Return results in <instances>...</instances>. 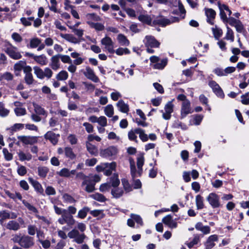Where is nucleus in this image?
I'll return each instance as SVG.
<instances>
[{
    "instance_id": "nucleus-1",
    "label": "nucleus",
    "mask_w": 249,
    "mask_h": 249,
    "mask_svg": "<svg viewBox=\"0 0 249 249\" xmlns=\"http://www.w3.org/2000/svg\"><path fill=\"white\" fill-rule=\"evenodd\" d=\"M100 180L101 177L98 175H89L83 181L82 186L86 192L91 193L95 190V183Z\"/></svg>"
},
{
    "instance_id": "nucleus-2",
    "label": "nucleus",
    "mask_w": 249,
    "mask_h": 249,
    "mask_svg": "<svg viewBox=\"0 0 249 249\" xmlns=\"http://www.w3.org/2000/svg\"><path fill=\"white\" fill-rule=\"evenodd\" d=\"M117 167V164L113 161L110 163L104 162L101 163L96 167L97 172H103L105 175L110 176L113 171H115Z\"/></svg>"
},
{
    "instance_id": "nucleus-3",
    "label": "nucleus",
    "mask_w": 249,
    "mask_h": 249,
    "mask_svg": "<svg viewBox=\"0 0 249 249\" xmlns=\"http://www.w3.org/2000/svg\"><path fill=\"white\" fill-rule=\"evenodd\" d=\"M150 61V66L154 69L162 70L166 66L168 62L167 58L160 59V57L153 55L149 58Z\"/></svg>"
},
{
    "instance_id": "nucleus-4",
    "label": "nucleus",
    "mask_w": 249,
    "mask_h": 249,
    "mask_svg": "<svg viewBox=\"0 0 249 249\" xmlns=\"http://www.w3.org/2000/svg\"><path fill=\"white\" fill-rule=\"evenodd\" d=\"M4 50L11 58L14 59H19L22 57L20 53L18 51L17 48L9 42L5 43Z\"/></svg>"
},
{
    "instance_id": "nucleus-5",
    "label": "nucleus",
    "mask_w": 249,
    "mask_h": 249,
    "mask_svg": "<svg viewBox=\"0 0 249 249\" xmlns=\"http://www.w3.org/2000/svg\"><path fill=\"white\" fill-rule=\"evenodd\" d=\"M117 148L115 146H110L100 150V155L103 158H109L115 156L118 153Z\"/></svg>"
},
{
    "instance_id": "nucleus-6",
    "label": "nucleus",
    "mask_w": 249,
    "mask_h": 249,
    "mask_svg": "<svg viewBox=\"0 0 249 249\" xmlns=\"http://www.w3.org/2000/svg\"><path fill=\"white\" fill-rule=\"evenodd\" d=\"M68 236L70 238L74 239V241L79 244L83 243L86 238L84 233L80 234L76 229H73L70 231L68 234Z\"/></svg>"
},
{
    "instance_id": "nucleus-7",
    "label": "nucleus",
    "mask_w": 249,
    "mask_h": 249,
    "mask_svg": "<svg viewBox=\"0 0 249 249\" xmlns=\"http://www.w3.org/2000/svg\"><path fill=\"white\" fill-rule=\"evenodd\" d=\"M24 224V221L21 217H19L18 219V221L11 220L9 221L5 225L6 229L17 231L20 228V225Z\"/></svg>"
},
{
    "instance_id": "nucleus-8",
    "label": "nucleus",
    "mask_w": 249,
    "mask_h": 249,
    "mask_svg": "<svg viewBox=\"0 0 249 249\" xmlns=\"http://www.w3.org/2000/svg\"><path fill=\"white\" fill-rule=\"evenodd\" d=\"M174 101V99H173L168 102L165 105L164 112L161 111L162 112V118L166 120L170 119L171 117V114L174 111V105L173 103Z\"/></svg>"
},
{
    "instance_id": "nucleus-9",
    "label": "nucleus",
    "mask_w": 249,
    "mask_h": 249,
    "mask_svg": "<svg viewBox=\"0 0 249 249\" xmlns=\"http://www.w3.org/2000/svg\"><path fill=\"white\" fill-rule=\"evenodd\" d=\"M38 137L33 136H18V139L25 145H33L38 142Z\"/></svg>"
},
{
    "instance_id": "nucleus-10",
    "label": "nucleus",
    "mask_w": 249,
    "mask_h": 249,
    "mask_svg": "<svg viewBox=\"0 0 249 249\" xmlns=\"http://www.w3.org/2000/svg\"><path fill=\"white\" fill-rule=\"evenodd\" d=\"M101 43L102 45L105 46V49L110 53H113L115 52L114 50V43L112 39L107 36H106L103 38L101 40Z\"/></svg>"
},
{
    "instance_id": "nucleus-11",
    "label": "nucleus",
    "mask_w": 249,
    "mask_h": 249,
    "mask_svg": "<svg viewBox=\"0 0 249 249\" xmlns=\"http://www.w3.org/2000/svg\"><path fill=\"white\" fill-rule=\"evenodd\" d=\"M193 112L191 107V103L189 101H185L181 104L180 110V118L183 119L187 115L192 113Z\"/></svg>"
},
{
    "instance_id": "nucleus-12",
    "label": "nucleus",
    "mask_w": 249,
    "mask_h": 249,
    "mask_svg": "<svg viewBox=\"0 0 249 249\" xmlns=\"http://www.w3.org/2000/svg\"><path fill=\"white\" fill-rule=\"evenodd\" d=\"M84 75L89 79L92 81L97 83L99 82V78L95 75L93 70L89 66L86 67L85 70H81Z\"/></svg>"
},
{
    "instance_id": "nucleus-13",
    "label": "nucleus",
    "mask_w": 249,
    "mask_h": 249,
    "mask_svg": "<svg viewBox=\"0 0 249 249\" xmlns=\"http://www.w3.org/2000/svg\"><path fill=\"white\" fill-rule=\"evenodd\" d=\"M207 200L213 208L220 206L219 198L215 193H210L207 197Z\"/></svg>"
},
{
    "instance_id": "nucleus-14",
    "label": "nucleus",
    "mask_w": 249,
    "mask_h": 249,
    "mask_svg": "<svg viewBox=\"0 0 249 249\" xmlns=\"http://www.w3.org/2000/svg\"><path fill=\"white\" fill-rule=\"evenodd\" d=\"M143 42L146 47H150V48H158L160 45V42L151 36H146L143 40Z\"/></svg>"
},
{
    "instance_id": "nucleus-15",
    "label": "nucleus",
    "mask_w": 249,
    "mask_h": 249,
    "mask_svg": "<svg viewBox=\"0 0 249 249\" xmlns=\"http://www.w3.org/2000/svg\"><path fill=\"white\" fill-rule=\"evenodd\" d=\"M34 238L29 235H23L20 246L25 249H28L34 245Z\"/></svg>"
},
{
    "instance_id": "nucleus-16",
    "label": "nucleus",
    "mask_w": 249,
    "mask_h": 249,
    "mask_svg": "<svg viewBox=\"0 0 249 249\" xmlns=\"http://www.w3.org/2000/svg\"><path fill=\"white\" fill-rule=\"evenodd\" d=\"M209 85L217 96L220 98L224 97V94L222 89L215 81L213 80L210 81L209 82Z\"/></svg>"
},
{
    "instance_id": "nucleus-17",
    "label": "nucleus",
    "mask_w": 249,
    "mask_h": 249,
    "mask_svg": "<svg viewBox=\"0 0 249 249\" xmlns=\"http://www.w3.org/2000/svg\"><path fill=\"white\" fill-rule=\"evenodd\" d=\"M59 136V134H56L51 131H48L44 135L45 139L49 140L53 145H55L57 143Z\"/></svg>"
},
{
    "instance_id": "nucleus-18",
    "label": "nucleus",
    "mask_w": 249,
    "mask_h": 249,
    "mask_svg": "<svg viewBox=\"0 0 249 249\" xmlns=\"http://www.w3.org/2000/svg\"><path fill=\"white\" fill-rule=\"evenodd\" d=\"M218 239V236L216 234L210 236L204 244L206 249H212L215 245L214 242L217 241Z\"/></svg>"
},
{
    "instance_id": "nucleus-19",
    "label": "nucleus",
    "mask_w": 249,
    "mask_h": 249,
    "mask_svg": "<svg viewBox=\"0 0 249 249\" xmlns=\"http://www.w3.org/2000/svg\"><path fill=\"white\" fill-rule=\"evenodd\" d=\"M162 222L171 229L176 228L177 226V223L173 219L170 214L164 217L162 220Z\"/></svg>"
},
{
    "instance_id": "nucleus-20",
    "label": "nucleus",
    "mask_w": 249,
    "mask_h": 249,
    "mask_svg": "<svg viewBox=\"0 0 249 249\" xmlns=\"http://www.w3.org/2000/svg\"><path fill=\"white\" fill-rule=\"evenodd\" d=\"M75 173V170H72L70 171L68 168H63L59 172H57L56 174L61 177L71 178V176L74 175Z\"/></svg>"
},
{
    "instance_id": "nucleus-21",
    "label": "nucleus",
    "mask_w": 249,
    "mask_h": 249,
    "mask_svg": "<svg viewBox=\"0 0 249 249\" xmlns=\"http://www.w3.org/2000/svg\"><path fill=\"white\" fill-rule=\"evenodd\" d=\"M29 181L33 186L35 190L39 194L43 195L44 190L41 185L37 180L34 179L33 178H29Z\"/></svg>"
},
{
    "instance_id": "nucleus-22",
    "label": "nucleus",
    "mask_w": 249,
    "mask_h": 249,
    "mask_svg": "<svg viewBox=\"0 0 249 249\" xmlns=\"http://www.w3.org/2000/svg\"><path fill=\"white\" fill-rule=\"evenodd\" d=\"M205 15L207 18V22L210 24H213V19L215 18L216 13L211 8H205Z\"/></svg>"
},
{
    "instance_id": "nucleus-23",
    "label": "nucleus",
    "mask_w": 249,
    "mask_h": 249,
    "mask_svg": "<svg viewBox=\"0 0 249 249\" xmlns=\"http://www.w3.org/2000/svg\"><path fill=\"white\" fill-rule=\"evenodd\" d=\"M60 36L67 41L74 44H78L80 42V39L75 37L73 35L69 34H60Z\"/></svg>"
},
{
    "instance_id": "nucleus-24",
    "label": "nucleus",
    "mask_w": 249,
    "mask_h": 249,
    "mask_svg": "<svg viewBox=\"0 0 249 249\" xmlns=\"http://www.w3.org/2000/svg\"><path fill=\"white\" fill-rule=\"evenodd\" d=\"M50 66L53 70H57L60 68L59 55H55L52 57Z\"/></svg>"
},
{
    "instance_id": "nucleus-25",
    "label": "nucleus",
    "mask_w": 249,
    "mask_h": 249,
    "mask_svg": "<svg viewBox=\"0 0 249 249\" xmlns=\"http://www.w3.org/2000/svg\"><path fill=\"white\" fill-rule=\"evenodd\" d=\"M18 155L19 158V160L21 161L25 160L29 161L32 158V155L29 152H24L21 150H19L18 152Z\"/></svg>"
},
{
    "instance_id": "nucleus-26",
    "label": "nucleus",
    "mask_w": 249,
    "mask_h": 249,
    "mask_svg": "<svg viewBox=\"0 0 249 249\" xmlns=\"http://www.w3.org/2000/svg\"><path fill=\"white\" fill-rule=\"evenodd\" d=\"M24 127V124L21 123H17L15 124L12 126L7 128L6 130L11 134H13L14 133L23 129Z\"/></svg>"
},
{
    "instance_id": "nucleus-27",
    "label": "nucleus",
    "mask_w": 249,
    "mask_h": 249,
    "mask_svg": "<svg viewBox=\"0 0 249 249\" xmlns=\"http://www.w3.org/2000/svg\"><path fill=\"white\" fill-rule=\"evenodd\" d=\"M87 23L89 25V23L95 22L101 20V18L94 13L87 14L86 15Z\"/></svg>"
},
{
    "instance_id": "nucleus-28",
    "label": "nucleus",
    "mask_w": 249,
    "mask_h": 249,
    "mask_svg": "<svg viewBox=\"0 0 249 249\" xmlns=\"http://www.w3.org/2000/svg\"><path fill=\"white\" fill-rule=\"evenodd\" d=\"M116 106L119 110L123 113H126L129 110V106L127 104H125L122 100H119L117 102Z\"/></svg>"
},
{
    "instance_id": "nucleus-29",
    "label": "nucleus",
    "mask_w": 249,
    "mask_h": 249,
    "mask_svg": "<svg viewBox=\"0 0 249 249\" xmlns=\"http://www.w3.org/2000/svg\"><path fill=\"white\" fill-rule=\"evenodd\" d=\"M195 228L197 231H201L204 234H209L211 231L210 227L204 226L201 222H197L195 225Z\"/></svg>"
},
{
    "instance_id": "nucleus-30",
    "label": "nucleus",
    "mask_w": 249,
    "mask_h": 249,
    "mask_svg": "<svg viewBox=\"0 0 249 249\" xmlns=\"http://www.w3.org/2000/svg\"><path fill=\"white\" fill-rule=\"evenodd\" d=\"M129 162L130 163V171L132 177L134 178L136 177L140 176L138 175V170H136L134 160L132 158H130L129 159Z\"/></svg>"
},
{
    "instance_id": "nucleus-31",
    "label": "nucleus",
    "mask_w": 249,
    "mask_h": 249,
    "mask_svg": "<svg viewBox=\"0 0 249 249\" xmlns=\"http://www.w3.org/2000/svg\"><path fill=\"white\" fill-rule=\"evenodd\" d=\"M144 162V158L143 154L139 156L137 159V166L138 169V175L141 176L142 173V166Z\"/></svg>"
},
{
    "instance_id": "nucleus-32",
    "label": "nucleus",
    "mask_w": 249,
    "mask_h": 249,
    "mask_svg": "<svg viewBox=\"0 0 249 249\" xmlns=\"http://www.w3.org/2000/svg\"><path fill=\"white\" fill-rule=\"evenodd\" d=\"M64 154L66 158L73 160L76 158V155L74 153L73 149L70 146L64 148Z\"/></svg>"
},
{
    "instance_id": "nucleus-33",
    "label": "nucleus",
    "mask_w": 249,
    "mask_h": 249,
    "mask_svg": "<svg viewBox=\"0 0 249 249\" xmlns=\"http://www.w3.org/2000/svg\"><path fill=\"white\" fill-rule=\"evenodd\" d=\"M34 60L41 66L46 65L48 63L47 58L44 54L36 55L34 56Z\"/></svg>"
},
{
    "instance_id": "nucleus-34",
    "label": "nucleus",
    "mask_w": 249,
    "mask_h": 249,
    "mask_svg": "<svg viewBox=\"0 0 249 249\" xmlns=\"http://www.w3.org/2000/svg\"><path fill=\"white\" fill-rule=\"evenodd\" d=\"M108 182L112 187L115 188L120 184V180L118 178V175L117 174H114L113 176L109 178Z\"/></svg>"
},
{
    "instance_id": "nucleus-35",
    "label": "nucleus",
    "mask_w": 249,
    "mask_h": 249,
    "mask_svg": "<svg viewBox=\"0 0 249 249\" xmlns=\"http://www.w3.org/2000/svg\"><path fill=\"white\" fill-rule=\"evenodd\" d=\"M136 132L139 135V138L142 142H145L148 140V136L145 133L144 130L141 128H136Z\"/></svg>"
},
{
    "instance_id": "nucleus-36",
    "label": "nucleus",
    "mask_w": 249,
    "mask_h": 249,
    "mask_svg": "<svg viewBox=\"0 0 249 249\" xmlns=\"http://www.w3.org/2000/svg\"><path fill=\"white\" fill-rule=\"evenodd\" d=\"M117 40L119 43L122 46H127L129 45V41L126 37L123 34H120L118 35Z\"/></svg>"
},
{
    "instance_id": "nucleus-37",
    "label": "nucleus",
    "mask_w": 249,
    "mask_h": 249,
    "mask_svg": "<svg viewBox=\"0 0 249 249\" xmlns=\"http://www.w3.org/2000/svg\"><path fill=\"white\" fill-rule=\"evenodd\" d=\"M86 146L88 152L91 155H95L98 153L97 148L89 142H86Z\"/></svg>"
},
{
    "instance_id": "nucleus-38",
    "label": "nucleus",
    "mask_w": 249,
    "mask_h": 249,
    "mask_svg": "<svg viewBox=\"0 0 249 249\" xmlns=\"http://www.w3.org/2000/svg\"><path fill=\"white\" fill-rule=\"evenodd\" d=\"M196 203L197 209H202L204 207L203 197L199 195H197L196 196Z\"/></svg>"
},
{
    "instance_id": "nucleus-39",
    "label": "nucleus",
    "mask_w": 249,
    "mask_h": 249,
    "mask_svg": "<svg viewBox=\"0 0 249 249\" xmlns=\"http://www.w3.org/2000/svg\"><path fill=\"white\" fill-rule=\"evenodd\" d=\"M138 19L142 23L148 25H150L152 22L151 18L150 17V16L147 15H141L139 16Z\"/></svg>"
},
{
    "instance_id": "nucleus-40",
    "label": "nucleus",
    "mask_w": 249,
    "mask_h": 249,
    "mask_svg": "<svg viewBox=\"0 0 249 249\" xmlns=\"http://www.w3.org/2000/svg\"><path fill=\"white\" fill-rule=\"evenodd\" d=\"M89 26L90 28L94 29L97 31H103L105 28V26L103 24L97 22L89 23Z\"/></svg>"
},
{
    "instance_id": "nucleus-41",
    "label": "nucleus",
    "mask_w": 249,
    "mask_h": 249,
    "mask_svg": "<svg viewBox=\"0 0 249 249\" xmlns=\"http://www.w3.org/2000/svg\"><path fill=\"white\" fill-rule=\"evenodd\" d=\"M104 112L106 116L111 117L114 114V107L112 105H107L104 108Z\"/></svg>"
},
{
    "instance_id": "nucleus-42",
    "label": "nucleus",
    "mask_w": 249,
    "mask_h": 249,
    "mask_svg": "<svg viewBox=\"0 0 249 249\" xmlns=\"http://www.w3.org/2000/svg\"><path fill=\"white\" fill-rule=\"evenodd\" d=\"M34 73L36 77L41 79H44V71L38 66L33 67Z\"/></svg>"
},
{
    "instance_id": "nucleus-43",
    "label": "nucleus",
    "mask_w": 249,
    "mask_h": 249,
    "mask_svg": "<svg viewBox=\"0 0 249 249\" xmlns=\"http://www.w3.org/2000/svg\"><path fill=\"white\" fill-rule=\"evenodd\" d=\"M227 31L226 34L225 38L230 40L231 42H233L234 39V34L233 31L227 25Z\"/></svg>"
},
{
    "instance_id": "nucleus-44",
    "label": "nucleus",
    "mask_w": 249,
    "mask_h": 249,
    "mask_svg": "<svg viewBox=\"0 0 249 249\" xmlns=\"http://www.w3.org/2000/svg\"><path fill=\"white\" fill-rule=\"evenodd\" d=\"M33 106L34 107L35 111L37 114L41 115H47L46 111L41 107L36 104H34Z\"/></svg>"
},
{
    "instance_id": "nucleus-45",
    "label": "nucleus",
    "mask_w": 249,
    "mask_h": 249,
    "mask_svg": "<svg viewBox=\"0 0 249 249\" xmlns=\"http://www.w3.org/2000/svg\"><path fill=\"white\" fill-rule=\"evenodd\" d=\"M37 170L38 175L42 178H45L49 172V169L45 166L38 167Z\"/></svg>"
},
{
    "instance_id": "nucleus-46",
    "label": "nucleus",
    "mask_w": 249,
    "mask_h": 249,
    "mask_svg": "<svg viewBox=\"0 0 249 249\" xmlns=\"http://www.w3.org/2000/svg\"><path fill=\"white\" fill-rule=\"evenodd\" d=\"M62 199L63 201L67 203L72 204L76 202L75 199L68 194H64L62 196Z\"/></svg>"
},
{
    "instance_id": "nucleus-47",
    "label": "nucleus",
    "mask_w": 249,
    "mask_h": 249,
    "mask_svg": "<svg viewBox=\"0 0 249 249\" xmlns=\"http://www.w3.org/2000/svg\"><path fill=\"white\" fill-rule=\"evenodd\" d=\"M212 31L214 37L216 39H218L222 36L223 34L222 30L220 28H218L216 26L212 28Z\"/></svg>"
},
{
    "instance_id": "nucleus-48",
    "label": "nucleus",
    "mask_w": 249,
    "mask_h": 249,
    "mask_svg": "<svg viewBox=\"0 0 249 249\" xmlns=\"http://www.w3.org/2000/svg\"><path fill=\"white\" fill-rule=\"evenodd\" d=\"M90 197L93 199L101 202H105L106 200V197L103 195L99 193L92 194L90 196Z\"/></svg>"
},
{
    "instance_id": "nucleus-49",
    "label": "nucleus",
    "mask_w": 249,
    "mask_h": 249,
    "mask_svg": "<svg viewBox=\"0 0 249 249\" xmlns=\"http://www.w3.org/2000/svg\"><path fill=\"white\" fill-rule=\"evenodd\" d=\"M89 212V209L87 207H85L79 211L77 216L81 219H84L86 217Z\"/></svg>"
},
{
    "instance_id": "nucleus-50",
    "label": "nucleus",
    "mask_w": 249,
    "mask_h": 249,
    "mask_svg": "<svg viewBox=\"0 0 249 249\" xmlns=\"http://www.w3.org/2000/svg\"><path fill=\"white\" fill-rule=\"evenodd\" d=\"M41 43V40L37 38H33L30 40V47L31 48H36L38 47Z\"/></svg>"
},
{
    "instance_id": "nucleus-51",
    "label": "nucleus",
    "mask_w": 249,
    "mask_h": 249,
    "mask_svg": "<svg viewBox=\"0 0 249 249\" xmlns=\"http://www.w3.org/2000/svg\"><path fill=\"white\" fill-rule=\"evenodd\" d=\"M9 113V110L5 108L3 103L0 102V116L1 117H6Z\"/></svg>"
},
{
    "instance_id": "nucleus-52",
    "label": "nucleus",
    "mask_w": 249,
    "mask_h": 249,
    "mask_svg": "<svg viewBox=\"0 0 249 249\" xmlns=\"http://www.w3.org/2000/svg\"><path fill=\"white\" fill-rule=\"evenodd\" d=\"M26 65L25 61H19L16 63L14 67L15 71H20L21 70H23L24 66Z\"/></svg>"
},
{
    "instance_id": "nucleus-53",
    "label": "nucleus",
    "mask_w": 249,
    "mask_h": 249,
    "mask_svg": "<svg viewBox=\"0 0 249 249\" xmlns=\"http://www.w3.org/2000/svg\"><path fill=\"white\" fill-rule=\"evenodd\" d=\"M9 211L7 210H2L0 211V222L2 225L4 221L6 219H9Z\"/></svg>"
},
{
    "instance_id": "nucleus-54",
    "label": "nucleus",
    "mask_w": 249,
    "mask_h": 249,
    "mask_svg": "<svg viewBox=\"0 0 249 249\" xmlns=\"http://www.w3.org/2000/svg\"><path fill=\"white\" fill-rule=\"evenodd\" d=\"M173 126L176 128H180L183 130H185L188 128L187 126L185 124L182 123L178 120H177L174 122L173 124Z\"/></svg>"
},
{
    "instance_id": "nucleus-55",
    "label": "nucleus",
    "mask_w": 249,
    "mask_h": 249,
    "mask_svg": "<svg viewBox=\"0 0 249 249\" xmlns=\"http://www.w3.org/2000/svg\"><path fill=\"white\" fill-rule=\"evenodd\" d=\"M124 193L123 190L121 188H114L112 190L111 194L114 197L119 198L121 197Z\"/></svg>"
},
{
    "instance_id": "nucleus-56",
    "label": "nucleus",
    "mask_w": 249,
    "mask_h": 249,
    "mask_svg": "<svg viewBox=\"0 0 249 249\" xmlns=\"http://www.w3.org/2000/svg\"><path fill=\"white\" fill-rule=\"evenodd\" d=\"M68 77V73L65 71H62L59 72L56 75V78L58 80H65Z\"/></svg>"
},
{
    "instance_id": "nucleus-57",
    "label": "nucleus",
    "mask_w": 249,
    "mask_h": 249,
    "mask_svg": "<svg viewBox=\"0 0 249 249\" xmlns=\"http://www.w3.org/2000/svg\"><path fill=\"white\" fill-rule=\"evenodd\" d=\"M97 123L99 126L102 127L107 126V118L104 116L99 117Z\"/></svg>"
},
{
    "instance_id": "nucleus-58",
    "label": "nucleus",
    "mask_w": 249,
    "mask_h": 249,
    "mask_svg": "<svg viewBox=\"0 0 249 249\" xmlns=\"http://www.w3.org/2000/svg\"><path fill=\"white\" fill-rule=\"evenodd\" d=\"M122 183L123 185L124 188L127 192H130L132 190V187L129 183L127 180L125 178L122 179Z\"/></svg>"
},
{
    "instance_id": "nucleus-59",
    "label": "nucleus",
    "mask_w": 249,
    "mask_h": 249,
    "mask_svg": "<svg viewBox=\"0 0 249 249\" xmlns=\"http://www.w3.org/2000/svg\"><path fill=\"white\" fill-rule=\"evenodd\" d=\"M64 217L66 223L69 226L73 225L75 223V220L73 219L71 215H66L64 213Z\"/></svg>"
},
{
    "instance_id": "nucleus-60",
    "label": "nucleus",
    "mask_w": 249,
    "mask_h": 249,
    "mask_svg": "<svg viewBox=\"0 0 249 249\" xmlns=\"http://www.w3.org/2000/svg\"><path fill=\"white\" fill-rule=\"evenodd\" d=\"M130 217L133 219L138 224L141 226L143 225V222L142 218L139 215L132 213L130 215Z\"/></svg>"
},
{
    "instance_id": "nucleus-61",
    "label": "nucleus",
    "mask_w": 249,
    "mask_h": 249,
    "mask_svg": "<svg viewBox=\"0 0 249 249\" xmlns=\"http://www.w3.org/2000/svg\"><path fill=\"white\" fill-rule=\"evenodd\" d=\"M68 140L71 145L77 144L78 139L77 136L74 134H70L68 136Z\"/></svg>"
},
{
    "instance_id": "nucleus-62",
    "label": "nucleus",
    "mask_w": 249,
    "mask_h": 249,
    "mask_svg": "<svg viewBox=\"0 0 249 249\" xmlns=\"http://www.w3.org/2000/svg\"><path fill=\"white\" fill-rule=\"evenodd\" d=\"M28 233L30 235H34L37 231V229L35 225H30L28 226Z\"/></svg>"
},
{
    "instance_id": "nucleus-63",
    "label": "nucleus",
    "mask_w": 249,
    "mask_h": 249,
    "mask_svg": "<svg viewBox=\"0 0 249 249\" xmlns=\"http://www.w3.org/2000/svg\"><path fill=\"white\" fill-rule=\"evenodd\" d=\"M115 52L117 55H122L124 54H129L130 51L127 48H119Z\"/></svg>"
},
{
    "instance_id": "nucleus-64",
    "label": "nucleus",
    "mask_w": 249,
    "mask_h": 249,
    "mask_svg": "<svg viewBox=\"0 0 249 249\" xmlns=\"http://www.w3.org/2000/svg\"><path fill=\"white\" fill-rule=\"evenodd\" d=\"M203 118L202 115H196L193 116V123L195 125H199Z\"/></svg>"
}]
</instances>
